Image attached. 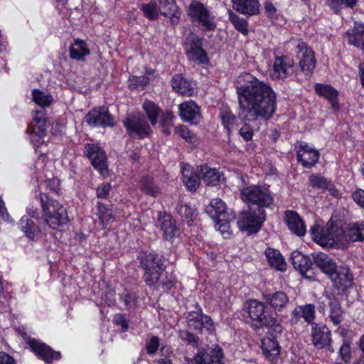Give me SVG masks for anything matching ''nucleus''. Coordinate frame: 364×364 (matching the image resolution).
<instances>
[{
	"mask_svg": "<svg viewBox=\"0 0 364 364\" xmlns=\"http://www.w3.org/2000/svg\"><path fill=\"white\" fill-rule=\"evenodd\" d=\"M239 103L238 115L245 121L268 120L276 111V94L266 82L249 73L239 75L235 80Z\"/></svg>",
	"mask_w": 364,
	"mask_h": 364,
	"instance_id": "nucleus-1",
	"label": "nucleus"
},
{
	"mask_svg": "<svg viewBox=\"0 0 364 364\" xmlns=\"http://www.w3.org/2000/svg\"><path fill=\"white\" fill-rule=\"evenodd\" d=\"M310 232L313 240L323 247L343 249L349 242L364 240V221L350 223L345 230L337 225L323 230L321 226L314 225Z\"/></svg>",
	"mask_w": 364,
	"mask_h": 364,
	"instance_id": "nucleus-2",
	"label": "nucleus"
},
{
	"mask_svg": "<svg viewBox=\"0 0 364 364\" xmlns=\"http://www.w3.org/2000/svg\"><path fill=\"white\" fill-rule=\"evenodd\" d=\"M40 201L42 218L50 228L57 230L68 222L66 209L58 201L50 199L46 193H41Z\"/></svg>",
	"mask_w": 364,
	"mask_h": 364,
	"instance_id": "nucleus-3",
	"label": "nucleus"
},
{
	"mask_svg": "<svg viewBox=\"0 0 364 364\" xmlns=\"http://www.w3.org/2000/svg\"><path fill=\"white\" fill-rule=\"evenodd\" d=\"M240 191L243 201L256 205L260 209L269 208L273 203L271 192L265 186H244Z\"/></svg>",
	"mask_w": 364,
	"mask_h": 364,
	"instance_id": "nucleus-4",
	"label": "nucleus"
},
{
	"mask_svg": "<svg viewBox=\"0 0 364 364\" xmlns=\"http://www.w3.org/2000/svg\"><path fill=\"white\" fill-rule=\"evenodd\" d=\"M191 21L203 31H212L215 26V18L210 11L198 1H193L187 9Z\"/></svg>",
	"mask_w": 364,
	"mask_h": 364,
	"instance_id": "nucleus-5",
	"label": "nucleus"
},
{
	"mask_svg": "<svg viewBox=\"0 0 364 364\" xmlns=\"http://www.w3.org/2000/svg\"><path fill=\"white\" fill-rule=\"evenodd\" d=\"M247 309L249 316L252 321L272 329L276 333L282 332V326L277 319L264 314L265 306L263 303L255 299L250 300L248 301Z\"/></svg>",
	"mask_w": 364,
	"mask_h": 364,
	"instance_id": "nucleus-6",
	"label": "nucleus"
},
{
	"mask_svg": "<svg viewBox=\"0 0 364 364\" xmlns=\"http://www.w3.org/2000/svg\"><path fill=\"white\" fill-rule=\"evenodd\" d=\"M141 264L144 270L143 278L146 284L150 287L156 284L165 269L161 257L151 253L142 258Z\"/></svg>",
	"mask_w": 364,
	"mask_h": 364,
	"instance_id": "nucleus-7",
	"label": "nucleus"
},
{
	"mask_svg": "<svg viewBox=\"0 0 364 364\" xmlns=\"http://www.w3.org/2000/svg\"><path fill=\"white\" fill-rule=\"evenodd\" d=\"M26 213L27 215H23L20 219L18 228L28 240L37 241L43 237L44 233L29 217L39 219V213L33 205H29L26 208Z\"/></svg>",
	"mask_w": 364,
	"mask_h": 364,
	"instance_id": "nucleus-8",
	"label": "nucleus"
},
{
	"mask_svg": "<svg viewBox=\"0 0 364 364\" xmlns=\"http://www.w3.org/2000/svg\"><path fill=\"white\" fill-rule=\"evenodd\" d=\"M295 46L301 70L306 76L310 77L316 63L314 51L305 42L300 40L297 41Z\"/></svg>",
	"mask_w": 364,
	"mask_h": 364,
	"instance_id": "nucleus-9",
	"label": "nucleus"
},
{
	"mask_svg": "<svg viewBox=\"0 0 364 364\" xmlns=\"http://www.w3.org/2000/svg\"><path fill=\"white\" fill-rule=\"evenodd\" d=\"M30 141L35 147H39L43 142L46 133V119L44 110H37L33 113L31 127L27 129Z\"/></svg>",
	"mask_w": 364,
	"mask_h": 364,
	"instance_id": "nucleus-10",
	"label": "nucleus"
},
{
	"mask_svg": "<svg viewBox=\"0 0 364 364\" xmlns=\"http://www.w3.org/2000/svg\"><path fill=\"white\" fill-rule=\"evenodd\" d=\"M266 213L259 208L258 212H244L240 214L237 221L239 228L249 234L257 232L265 220Z\"/></svg>",
	"mask_w": 364,
	"mask_h": 364,
	"instance_id": "nucleus-11",
	"label": "nucleus"
},
{
	"mask_svg": "<svg viewBox=\"0 0 364 364\" xmlns=\"http://www.w3.org/2000/svg\"><path fill=\"white\" fill-rule=\"evenodd\" d=\"M123 124L132 138L144 139L151 132L146 120L139 115H129L124 119Z\"/></svg>",
	"mask_w": 364,
	"mask_h": 364,
	"instance_id": "nucleus-12",
	"label": "nucleus"
},
{
	"mask_svg": "<svg viewBox=\"0 0 364 364\" xmlns=\"http://www.w3.org/2000/svg\"><path fill=\"white\" fill-rule=\"evenodd\" d=\"M188 327L196 331L203 333L207 331L211 333L214 331V325L210 316L203 314L201 309L189 311L186 316Z\"/></svg>",
	"mask_w": 364,
	"mask_h": 364,
	"instance_id": "nucleus-13",
	"label": "nucleus"
},
{
	"mask_svg": "<svg viewBox=\"0 0 364 364\" xmlns=\"http://www.w3.org/2000/svg\"><path fill=\"white\" fill-rule=\"evenodd\" d=\"M222 349L218 346L200 350L193 358H186L188 364H223Z\"/></svg>",
	"mask_w": 364,
	"mask_h": 364,
	"instance_id": "nucleus-14",
	"label": "nucleus"
},
{
	"mask_svg": "<svg viewBox=\"0 0 364 364\" xmlns=\"http://www.w3.org/2000/svg\"><path fill=\"white\" fill-rule=\"evenodd\" d=\"M85 154L91 161L94 168L101 174L107 173L106 154L100 146L95 144H87L85 146Z\"/></svg>",
	"mask_w": 364,
	"mask_h": 364,
	"instance_id": "nucleus-15",
	"label": "nucleus"
},
{
	"mask_svg": "<svg viewBox=\"0 0 364 364\" xmlns=\"http://www.w3.org/2000/svg\"><path fill=\"white\" fill-rule=\"evenodd\" d=\"M86 122L92 127H114V117L109 114L108 108L100 107L91 109L85 116Z\"/></svg>",
	"mask_w": 364,
	"mask_h": 364,
	"instance_id": "nucleus-16",
	"label": "nucleus"
},
{
	"mask_svg": "<svg viewBox=\"0 0 364 364\" xmlns=\"http://www.w3.org/2000/svg\"><path fill=\"white\" fill-rule=\"evenodd\" d=\"M26 342L31 350L46 364H50L53 360H60L61 358L59 351L53 350L49 346L39 340L27 338Z\"/></svg>",
	"mask_w": 364,
	"mask_h": 364,
	"instance_id": "nucleus-17",
	"label": "nucleus"
},
{
	"mask_svg": "<svg viewBox=\"0 0 364 364\" xmlns=\"http://www.w3.org/2000/svg\"><path fill=\"white\" fill-rule=\"evenodd\" d=\"M297 160L305 168H310L318 161V151L304 141H300L295 146Z\"/></svg>",
	"mask_w": 364,
	"mask_h": 364,
	"instance_id": "nucleus-18",
	"label": "nucleus"
},
{
	"mask_svg": "<svg viewBox=\"0 0 364 364\" xmlns=\"http://www.w3.org/2000/svg\"><path fill=\"white\" fill-rule=\"evenodd\" d=\"M311 335L312 343L316 348H326L330 352L334 351L331 346V331L326 326L313 323Z\"/></svg>",
	"mask_w": 364,
	"mask_h": 364,
	"instance_id": "nucleus-19",
	"label": "nucleus"
},
{
	"mask_svg": "<svg viewBox=\"0 0 364 364\" xmlns=\"http://www.w3.org/2000/svg\"><path fill=\"white\" fill-rule=\"evenodd\" d=\"M294 66L293 58L287 55L277 56L274 60L271 76L273 79H287L291 75Z\"/></svg>",
	"mask_w": 364,
	"mask_h": 364,
	"instance_id": "nucleus-20",
	"label": "nucleus"
},
{
	"mask_svg": "<svg viewBox=\"0 0 364 364\" xmlns=\"http://www.w3.org/2000/svg\"><path fill=\"white\" fill-rule=\"evenodd\" d=\"M206 212L215 220L231 221L235 219L232 211L227 208L225 203L220 198L213 199L206 208Z\"/></svg>",
	"mask_w": 364,
	"mask_h": 364,
	"instance_id": "nucleus-21",
	"label": "nucleus"
},
{
	"mask_svg": "<svg viewBox=\"0 0 364 364\" xmlns=\"http://www.w3.org/2000/svg\"><path fill=\"white\" fill-rule=\"evenodd\" d=\"M158 221L163 232L164 238L170 242L180 235V230L171 215L166 213H159Z\"/></svg>",
	"mask_w": 364,
	"mask_h": 364,
	"instance_id": "nucleus-22",
	"label": "nucleus"
},
{
	"mask_svg": "<svg viewBox=\"0 0 364 364\" xmlns=\"http://www.w3.org/2000/svg\"><path fill=\"white\" fill-rule=\"evenodd\" d=\"M328 276L337 289L344 290L351 287L353 284V277L347 267L336 266L335 269Z\"/></svg>",
	"mask_w": 364,
	"mask_h": 364,
	"instance_id": "nucleus-23",
	"label": "nucleus"
},
{
	"mask_svg": "<svg viewBox=\"0 0 364 364\" xmlns=\"http://www.w3.org/2000/svg\"><path fill=\"white\" fill-rule=\"evenodd\" d=\"M314 90L316 95L326 100L333 110H339L341 105L338 100V91L328 84L316 83Z\"/></svg>",
	"mask_w": 364,
	"mask_h": 364,
	"instance_id": "nucleus-24",
	"label": "nucleus"
},
{
	"mask_svg": "<svg viewBox=\"0 0 364 364\" xmlns=\"http://www.w3.org/2000/svg\"><path fill=\"white\" fill-rule=\"evenodd\" d=\"M179 114L185 122L195 124L200 122L199 107L193 100L184 102L179 105Z\"/></svg>",
	"mask_w": 364,
	"mask_h": 364,
	"instance_id": "nucleus-25",
	"label": "nucleus"
},
{
	"mask_svg": "<svg viewBox=\"0 0 364 364\" xmlns=\"http://www.w3.org/2000/svg\"><path fill=\"white\" fill-rule=\"evenodd\" d=\"M284 220L289 230L294 235L301 237L306 232L304 222L299 215L293 210H287L284 213Z\"/></svg>",
	"mask_w": 364,
	"mask_h": 364,
	"instance_id": "nucleus-26",
	"label": "nucleus"
},
{
	"mask_svg": "<svg viewBox=\"0 0 364 364\" xmlns=\"http://www.w3.org/2000/svg\"><path fill=\"white\" fill-rule=\"evenodd\" d=\"M274 333L273 337H266L262 341V349L266 358L272 363H277L279 360L280 353V348L278 342L276 340V336L278 333L271 329Z\"/></svg>",
	"mask_w": 364,
	"mask_h": 364,
	"instance_id": "nucleus-27",
	"label": "nucleus"
},
{
	"mask_svg": "<svg viewBox=\"0 0 364 364\" xmlns=\"http://www.w3.org/2000/svg\"><path fill=\"white\" fill-rule=\"evenodd\" d=\"M159 10L161 15L170 18L173 24L180 21L181 11L175 0H158Z\"/></svg>",
	"mask_w": 364,
	"mask_h": 364,
	"instance_id": "nucleus-28",
	"label": "nucleus"
},
{
	"mask_svg": "<svg viewBox=\"0 0 364 364\" xmlns=\"http://www.w3.org/2000/svg\"><path fill=\"white\" fill-rule=\"evenodd\" d=\"M292 321L296 323L301 319H304L309 324L315 323L314 322L316 316L315 306L312 304L299 305L294 308L291 313Z\"/></svg>",
	"mask_w": 364,
	"mask_h": 364,
	"instance_id": "nucleus-29",
	"label": "nucleus"
},
{
	"mask_svg": "<svg viewBox=\"0 0 364 364\" xmlns=\"http://www.w3.org/2000/svg\"><path fill=\"white\" fill-rule=\"evenodd\" d=\"M264 298L275 311H282L289 303V296L282 291L266 294Z\"/></svg>",
	"mask_w": 364,
	"mask_h": 364,
	"instance_id": "nucleus-30",
	"label": "nucleus"
},
{
	"mask_svg": "<svg viewBox=\"0 0 364 364\" xmlns=\"http://www.w3.org/2000/svg\"><path fill=\"white\" fill-rule=\"evenodd\" d=\"M267 261L269 266L277 271L284 272L287 263L281 252L276 249L267 247L264 252Z\"/></svg>",
	"mask_w": 364,
	"mask_h": 364,
	"instance_id": "nucleus-31",
	"label": "nucleus"
},
{
	"mask_svg": "<svg viewBox=\"0 0 364 364\" xmlns=\"http://www.w3.org/2000/svg\"><path fill=\"white\" fill-rule=\"evenodd\" d=\"M349 44L360 48L364 52V24L355 22L354 28L347 32Z\"/></svg>",
	"mask_w": 364,
	"mask_h": 364,
	"instance_id": "nucleus-32",
	"label": "nucleus"
},
{
	"mask_svg": "<svg viewBox=\"0 0 364 364\" xmlns=\"http://www.w3.org/2000/svg\"><path fill=\"white\" fill-rule=\"evenodd\" d=\"M171 83L173 90L181 95L193 96L196 93L194 87L181 75H175L172 77Z\"/></svg>",
	"mask_w": 364,
	"mask_h": 364,
	"instance_id": "nucleus-33",
	"label": "nucleus"
},
{
	"mask_svg": "<svg viewBox=\"0 0 364 364\" xmlns=\"http://www.w3.org/2000/svg\"><path fill=\"white\" fill-rule=\"evenodd\" d=\"M234 9L245 15H255L259 11L258 0H232Z\"/></svg>",
	"mask_w": 364,
	"mask_h": 364,
	"instance_id": "nucleus-34",
	"label": "nucleus"
},
{
	"mask_svg": "<svg viewBox=\"0 0 364 364\" xmlns=\"http://www.w3.org/2000/svg\"><path fill=\"white\" fill-rule=\"evenodd\" d=\"M291 259L294 268L298 270L301 275L307 277L306 273L311 266L310 258L299 251H294L291 253Z\"/></svg>",
	"mask_w": 364,
	"mask_h": 364,
	"instance_id": "nucleus-35",
	"label": "nucleus"
},
{
	"mask_svg": "<svg viewBox=\"0 0 364 364\" xmlns=\"http://www.w3.org/2000/svg\"><path fill=\"white\" fill-rule=\"evenodd\" d=\"M70 57L78 61L85 60V57L90 54V50L85 41L77 38L70 47Z\"/></svg>",
	"mask_w": 364,
	"mask_h": 364,
	"instance_id": "nucleus-36",
	"label": "nucleus"
},
{
	"mask_svg": "<svg viewBox=\"0 0 364 364\" xmlns=\"http://www.w3.org/2000/svg\"><path fill=\"white\" fill-rule=\"evenodd\" d=\"M200 173L203 182L208 186H216L223 179V175L218 169L206 165L201 166Z\"/></svg>",
	"mask_w": 364,
	"mask_h": 364,
	"instance_id": "nucleus-37",
	"label": "nucleus"
},
{
	"mask_svg": "<svg viewBox=\"0 0 364 364\" xmlns=\"http://www.w3.org/2000/svg\"><path fill=\"white\" fill-rule=\"evenodd\" d=\"M314 262L327 275L336 266L333 259L326 253L314 252L312 254Z\"/></svg>",
	"mask_w": 364,
	"mask_h": 364,
	"instance_id": "nucleus-38",
	"label": "nucleus"
},
{
	"mask_svg": "<svg viewBox=\"0 0 364 364\" xmlns=\"http://www.w3.org/2000/svg\"><path fill=\"white\" fill-rule=\"evenodd\" d=\"M97 215L102 227L106 228L109 224L115 220L114 214L109 205H106L100 202L97 203Z\"/></svg>",
	"mask_w": 364,
	"mask_h": 364,
	"instance_id": "nucleus-39",
	"label": "nucleus"
},
{
	"mask_svg": "<svg viewBox=\"0 0 364 364\" xmlns=\"http://www.w3.org/2000/svg\"><path fill=\"white\" fill-rule=\"evenodd\" d=\"M181 172L183 182L187 188L191 191H196L200 183L198 176L188 165L182 168Z\"/></svg>",
	"mask_w": 364,
	"mask_h": 364,
	"instance_id": "nucleus-40",
	"label": "nucleus"
},
{
	"mask_svg": "<svg viewBox=\"0 0 364 364\" xmlns=\"http://www.w3.org/2000/svg\"><path fill=\"white\" fill-rule=\"evenodd\" d=\"M142 107L151 125H156L158 122V118L161 112L160 107L153 101L149 100H145L144 101Z\"/></svg>",
	"mask_w": 364,
	"mask_h": 364,
	"instance_id": "nucleus-41",
	"label": "nucleus"
},
{
	"mask_svg": "<svg viewBox=\"0 0 364 364\" xmlns=\"http://www.w3.org/2000/svg\"><path fill=\"white\" fill-rule=\"evenodd\" d=\"M141 191L152 197H157L161 193V189L155 184L151 177L143 176L139 182Z\"/></svg>",
	"mask_w": 364,
	"mask_h": 364,
	"instance_id": "nucleus-42",
	"label": "nucleus"
},
{
	"mask_svg": "<svg viewBox=\"0 0 364 364\" xmlns=\"http://www.w3.org/2000/svg\"><path fill=\"white\" fill-rule=\"evenodd\" d=\"M219 117L221 119L223 127L227 129L228 132L233 128L236 124V117L231 112L229 107L223 105L220 107Z\"/></svg>",
	"mask_w": 364,
	"mask_h": 364,
	"instance_id": "nucleus-43",
	"label": "nucleus"
},
{
	"mask_svg": "<svg viewBox=\"0 0 364 364\" xmlns=\"http://www.w3.org/2000/svg\"><path fill=\"white\" fill-rule=\"evenodd\" d=\"M187 54L188 58L193 61H197L201 64H208V58L205 51L199 46L196 44L191 45L187 49Z\"/></svg>",
	"mask_w": 364,
	"mask_h": 364,
	"instance_id": "nucleus-44",
	"label": "nucleus"
},
{
	"mask_svg": "<svg viewBox=\"0 0 364 364\" xmlns=\"http://www.w3.org/2000/svg\"><path fill=\"white\" fill-rule=\"evenodd\" d=\"M326 4L335 14H338L343 8L355 7L357 0H326Z\"/></svg>",
	"mask_w": 364,
	"mask_h": 364,
	"instance_id": "nucleus-45",
	"label": "nucleus"
},
{
	"mask_svg": "<svg viewBox=\"0 0 364 364\" xmlns=\"http://www.w3.org/2000/svg\"><path fill=\"white\" fill-rule=\"evenodd\" d=\"M176 210L183 220L188 224L193 222L197 215L196 209L188 204L180 203Z\"/></svg>",
	"mask_w": 364,
	"mask_h": 364,
	"instance_id": "nucleus-46",
	"label": "nucleus"
},
{
	"mask_svg": "<svg viewBox=\"0 0 364 364\" xmlns=\"http://www.w3.org/2000/svg\"><path fill=\"white\" fill-rule=\"evenodd\" d=\"M33 102L41 107H48L53 102V96L40 90L36 89L32 92Z\"/></svg>",
	"mask_w": 364,
	"mask_h": 364,
	"instance_id": "nucleus-47",
	"label": "nucleus"
},
{
	"mask_svg": "<svg viewBox=\"0 0 364 364\" xmlns=\"http://www.w3.org/2000/svg\"><path fill=\"white\" fill-rule=\"evenodd\" d=\"M140 9L143 11L144 16L148 19L153 21L158 18L160 12L156 1L143 4Z\"/></svg>",
	"mask_w": 364,
	"mask_h": 364,
	"instance_id": "nucleus-48",
	"label": "nucleus"
},
{
	"mask_svg": "<svg viewBox=\"0 0 364 364\" xmlns=\"http://www.w3.org/2000/svg\"><path fill=\"white\" fill-rule=\"evenodd\" d=\"M150 80V77L146 75L132 76L128 80V85L132 90L144 89Z\"/></svg>",
	"mask_w": 364,
	"mask_h": 364,
	"instance_id": "nucleus-49",
	"label": "nucleus"
},
{
	"mask_svg": "<svg viewBox=\"0 0 364 364\" xmlns=\"http://www.w3.org/2000/svg\"><path fill=\"white\" fill-rule=\"evenodd\" d=\"M330 306V315L331 321L334 325H338L341 321L342 311L340 304L337 301H331L328 303Z\"/></svg>",
	"mask_w": 364,
	"mask_h": 364,
	"instance_id": "nucleus-50",
	"label": "nucleus"
},
{
	"mask_svg": "<svg viewBox=\"0 0 364 364\" xmlns=\"http://www.w3.org/2000/svg\"><path fill=\"white\" fill-rule=\"evenodd\" d=\"M351 359V352L350 344L344 342L340 347L338 352V360L336 364H348Z\"/></svg>",
	"mask_w": 364,
	"mask_h": 364,
	"instance_id": "nucleus-51",
	"label": "nucleus"
},
{
	"mask_svg": "<svg viewBox=\"0 0 364 364\" xmlns=\"http://www.w3.org/2000/svg\"><path fill=\"white\" fill-rule=\"evenodd\" d=\"M175 133L184 139L188 143H194L196 141V136L185 125H179L175 128Z\"/></svg>",
	"mask_w": 364,
	"mask_h": 364,
	"instance_id": "nucleus-52",
	"label": "nucleus"
},
{
	"mask_svg": "<svg viewBox=\"0 0 364 364\" xmlns=\"http://www.w3.org/2000/svg\"><path fill=\"white\" fill-rule=\"evenodd\" d=\"M330 181L319 175H311L309 177L311 186L314 188L325 190Z\"/></svg>",
	"mask_w": 364,
	"mask_h": 364,
	"instance_id": "nucleus-53",
	"label": "nucleus"
},
{
	"mask_svg": "<svg viewBox=\"0 0 364 364\" xmlns=\"http://www.w3.org/2000/svg\"><path fill=\"white\" fill-rule=\"evenodd\" d=\"M231 21L233 23L235 28L241 32L242 33L246 35L248 32L247 29V23L245 20L242 18H240L236 16H231Z\"/></svg>",
	"mask_w": 364,
	"mask_h": 364,
	"instance_id": "nucleus-54",
	"label": "nucleus"
},
{
	"mask_svg": "<svg viewBox=\"0 0 364 364\" xmlns=\"http://www.w3.org/2000/svg\"><path fill=\"white\" fill-rule=\"evenodd\" d=\"M159 347V338L157 336H151L147 341L146 348L147 353L149 355H154L156 353Z\"/></svg>",
	"mask_w": 364,
	"mask_h": 364,
	"instance_id": "nucleus-55",
	"label": "nucleus"
},
{
	"mask_svg": "<svg viewBox=\"0 0 364 364\" xmlns=\"http://www.w3.org/2000/svg\"><path fill=\"white\" fill-rule=\"evenodd\" d=\"M179 337L181 338V340L192 346H196L198 344V338L189 331H181L179 332Z\"/></svg>",
	"mask_w": 364,
	"mask_h": 364,
	"instance_id": "nucleus-56",
	"label": "nucleus"
},
{
	"mask_svg": "<svg viewBox=\"0 0 364 364\" xmlns=\"http://www.w3.org/2000/svg\"><path fill=\"white\" fill-rule=\"evenodd\" d=\"M111 190V185L109 183H103L100 185L97 190L96 194L97 198H106L109 196V191Z\"/></svg>",
	"mask_w": 364,
	"mask_h": 364,
	"instance_id": "nucleus-57",
	"label": "nucleus"
},
{
	"mask_svg": "<svg viewBox=\"0 0 364 364\" xmlns=\"http://www.w3.org/2000/svg\"><path fill=\"white\" fill-rule=\"evenodd\" d=\"M240 135L245 140L250 141L253 136L252 129L247 124H245L239 131Z\"/></svg>",
	"mask_w": 364,
	"mask_h": 364,
	"instance_id": "nucleus-58",
	"label": "nucleus"
},
{
	"mask_svg": "<svg viewBox=\"0 0 364 364\" xmlns=\"http://www.w3.org/2000/svg\"><path fill=\"white\" fill-rule=\"evenodd\" d=\"M353 198L354 201L360 206L364 208V191L358 189L353 193Z\"/></svg>",
	"mask_w": 364,
	"mask_h": 364,
	"instance_id": "nucleus-59",
	"label": "nucleus"
},
{
	"mask_svg": "<svg viewBox=\"0 0 364 364\" xmlns=\"http://www.w3.org/2000/svg\"><path fill=\"white\" fill-rule=\"evenodd\" d=\"M216 225L218 226V229L220 232L226 237L225 235H229V222L230 221H220L219 220H215Z\"/></svg>",
	"mask_w": 364,
	"mask_h": 364,
	"instance_id": "nucleus-60",
	"label": "nucleus"
},
{
	"mask_svg": "<svg viewBox=\"0 0 364 364\" xmlns=\"http://www.w3.org/2000/svg\"><path fill=\"white\" fill-rule=\"evenodd\" d=\"M114 322L117 325L121 326L124 330H126L128 328V322L124 314L115 315L114 317Z\"/></svg>",
	"mask_w": 364,
	"mask_h": 364,
	"instance_id": "nucleus-61",
	"label": "nucleus"
},
{
	"mask_svg": "<svg viewBox=\"0 0 364 364\" xmlns=\"http://www.w3.org/2000/svg\"><path fill=\"white\" fill-rule=\"evenodd\" d=\"M264 7L265 13L269 18H272L276 14L277 9L271 1H267Z\"/></svg>",
	"mask_w": 364,
	"mask_h": 364,
	"instance_id": "nucleus-62",
	"label": "nucleus"
},
{
	"mask_svg": "<svg viewBox=\"0 0 364 364\" xmlns=\"http://www.w3.org/2000/svg\"><path fill=\"white\" fill-rule=\"evenodd\" d=\"M0 215L4 220L12 223V220L11 219V217L7 212V210L5 207V203L1 198H0Z\"/></svg>",
	"mask_w": 364,
	"mask_h": 364,
	"instance_id": "nucleus-63",
	"label": "nucleus"
},
{
	"mask_svg": "<svg viewBox=\"0 0 364 364\" xmlns=\"http://www.w3.org/2000/svg\"><path fill=\"white\" fill-rule=\"evenodd\" d=\"M0 364H16L14 359L5 353H0Z\"/></svg>",
	"mask_w": 364,
	"mask_h": 364,
	"instance_id": "nucleus-64",
	"label": "nucleus"
}]
</instances>
